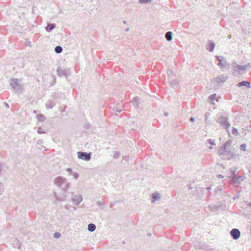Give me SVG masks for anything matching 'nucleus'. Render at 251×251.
<instances>
[{"label": "nucleus", "mask_w": 251, "mask_h": 251, "mask_svg": "<svg viewBox=\"0 0 251 251\" xmlns=\"http://www.w3.org/2000/svg\"><path fill=\"white\" fill-rule=\"evenodd\" d=\"M43 142V141L42 140H39L38 141H37V143L38 144H40L41 143Z\"/></svg>", "instance_id": "obj_47"}, {"label": "nucleus", "mask_w": 251, "mask_h": 251, "mask_svg": "<svg viewBox=\"0 0 251 251\" xmlns=\"http://www.w3.org/2000/svg\"><path fill=\"white\" fill-rule=\"evenodd\" d=\"M66 179L61 176H58L54 180V183L59 188H61L63 185L65 184L64 188H63L64 190H67L69 187V184H66Z\"/></svg>", "instance_id": "obj_4"}, {"label": "nucleus", "mask_w": 251, "mask_h": 251, "mask_svg": "<svg viewBox=\"0 0 251 251\" xmlns=\"http://www.w3.org/2000/svg\"><path fill=\"white\" fill-rule=\"evenodd\" d=\"M55 105V103L53 101L50 100L46 104V107L47 109L53 108Z\"/></svg>", "instance_id": "obj_17"}, {"label": "nucleus", "mask_w": 251, "mask_h": 251, "mask_svg": "<svg viewBox=\"0 0 251 251\" xmlns=\"http://www.w3.org/2000/svg\"><path fill=\"white\" fill-rule=\"evenodd\" d=\"M207 142H208L209 143H210V144L212 145H215L214 141H213L211 139H208L207 140Z\"/></svg>", "instance_id": "obj_37"}, {"label": "nucleus", "mask_w": 251, "mask_h": 251, "mask_svg": "<svg viewBox=\"0 0 251 251\" xmlns=\"http://www.w3.org/2000/svg\"><path fill=\"white\" fill-rule=\"evenodd\" d=\"M116 112H116V115H118V114H117V113H116V112H117V113H120V112H121V111H122V109H121V107H117V108H116Z\"/></svg>", "instance_id": "obj_38"}, {"label": "nucleus", "mask_w": 251, "mask_h": 251, "mask_svg": "<svg viewBox=\"0 0 251 251\" xmlns=\"http://www.w3.org/2000/svg\"><path fill=\"white\" fill-rule=\"evenodd\" d=\"M250 45L251 46V42L250 43Z\"/></svg>", "instance_id": "obj_58"}, {"label": "nucleus", "mask_w": 251, "mask_h": 251, "mask_svg": "<svg viewBox=\"0 0 251 251\" xmlns=\"http://www.w3.org/2000/svg\"><path fill=\"white\" fill-rule=\"evenodd\" d=\"M10 85L17 92H21L23 91V86L20 84L17 79H11L10 80Z\"/></svg>", "instance_id": "obj_5"}, {"label": "nucleus", "mask_w": 251, "mask_h": 251, "mask_svg": "<svg viewBox=\"0 0 251 251\" xmlns=\"http://www.w3.org/2000/svg\"><path fill=\"white\" fill-rule=\"evenodd\" d=\"M72 175L73 176L74 178L75 179H77L78 178V177H79V174L77 172H73L72 173Z\"/></svg>", "instance_id": "obj_29"}, {"label": "nucleus", "mask_w": 251, "mask_h": 251, "mask_svg": "<svg viewBox=\"0 0 251 251\" xmlns=\"http://www.w3.org/2000/svg\"><path fill=\"white\" fill-rule=\"evenodd\" d=\"M167 75H168V80L169 81L170 83H171L173 81L172 79V71L171 70H168L167 71Z\"/></svg>", "instance_id": "obj_19"}, {"label": "nucleus", "mask_w": 251, "mask_h": 251, "mask_svg": "<svg viewBox=\"0 0 251 251\" xmlns=\"http://www.w3.org/2000/svg\"><path fill=\"white\" fill-rule=\"evenodd\" d=\"M139 100V98L138 97H135L132 100V103L135 105H138Z\"/></svg>", "instance_id": "obj_23"}, {"label": "nucleus", "mask_w": 251, "mask_h": 251, "mask_svg": "<svg viewBox=\"0 0 251 251\" xmlns=\"http://www.w3.org/2000/svg\"><path fill=\"white\" fill-rule=\"evenodd\" d=\"M55 27V25L54 24H48L46 29L48 32H50Z\"/></svg>", "instance_id": "obj_15"}, {"label": "nucleus", "mask_w": 251, "mask_h": 251, "mask_svg": "<svg viewBox=\"0 0 251 251\" xmlns=\"http://www.w3.org/2000/svg\"><path fill=\"white\" fill-rule=\"evenodd\" d=\"M231 174L229 178L230 179L231 183L233 185L240 184L245 178L244 176H237L235 175V170L231 169Z\"/></svg>", "instance_id": "obj_3"}, {"label": "nucleus", "mask_w": 251, "mask_h": 251, "mask_svg": "<svg viewBox=\"0 0 251 251\" xmlns=\"http://www.w3.org/2000/svg\"><path fill=\"white\" fill-rule=\"evenodd\" d=\"M72 199L75 205H78L82 201L83 198L81 195H73Z\"/></svg>", "instance_id": "obj_9"}, {"label": "nucleus", "mask_w": 251, "mask_h": 251, "mask_svg": "<svg viewBox=\"0 0 251 251\" xmlns=\"http://www.w3.org/2000/svg\"><path fill=\"white\" fill-rule=\"evenodd\" d=\"M216 94H212L209 97V99L211 100H215V98H216Z\"/></svg>", "instance_id": "obj_34"}, {"label": "nucleus", "mask_w": 251, "mask_h": 251, "mask_svg": "<svg viewBox=\"0 0 251 251\" xmlns=\"http://www.w3.org/2000/svg\"><path fill=\"white\" fill-rule=\"evenodd\" d=\"M66 171L68 172L70 174H71L72 172V169L71 168H68L66 169Z\"/></svg>", "instance_id": "obj_43"}, {"label": "nucleus", "mask_w": 251, "mask_h": 251, "mask_svg": "<svg viewBox=\"0 0 251 251\" xmlns=\"http://www.w3.org/2000/svg\"><path fill=\"white\" fill-rule=\"evenodd\" d=\"M216 121L219 123L220 126L225 129H226L229 133V128L230 126V124L229 121V118L228 115H222L218 114L217 115V119Z\"/></svg>", "instance_id": "obj_1"}, {"label": "nucleus", "mask_w": 251, "mask_h": 251, "mask_svg": "<svg viewBox=\"0 0 251 251\" xmlns=\"http://www.w3.org/2000/svg\"><path fill=\"white\" fill-rule=\"evenodd\" d=\"M5 105L7 108H9V105L7 103H5Z\"/></svg>", "instance_id": "obj_52"}, {"label": "nucleus", "mask_w": 251, "mask_h": 251, "mask_svg": "<svg viewBox=\"0 0 251 251\" xmlns=\"http://www.w3.org/2000/svg\"><path fill=\"white\" fill-rule=\"evenodd\" d=\"M222 190V188L220 187H217L215 190V193H217L218 191H221Z\"/></svg>", "instance_id": "obj_41"}, {"label": "nucleus", "mask_w": 251, "mask_h": 251, "mask_svg": "<svg viewBox=\"0 0 251 251\" xmlns=\"http://www.w3.org/2000/svg\"><path fill=\"white\" fill-rule=\"evenodd\" d=\"M209 115H210V114L209 113H206L205 115V116H204V118H205V120L206 121L209 117Z\"/></svg>", "instance_id": "obj_40"}, {"label": "nucleus", "mask_w": 251, "mask_h": 251, "mask_svg": "<svg viewBox=\"0 0 251 251\" xmlns=\"http://www.w3.org/2000/svg\"><path fill=\"white\" fill-rule=\"evenodd\" d=\"M2 187H3L2 184L0 182V189H2Z\"/></svg>", "instance_id": "obj_48"}, {"label": "nucleus", "mask_w": 251, "mask_h": 251, "mask_svg": "<svg viewBox=\"0 0 251 251\" xmlns=\"http://www.w3.org/2000/svg\"><path fill=\"white\" fill-rule=\"evenodd\" d=\"M217 177L220 178H223L224 176L222 175H218Z\"/></svg>", "instance_id": "obj_44"}, {"label": "nucleus", "mask_w": 251, "mask_h": 251, "mask_svg": "<svg viewBox=\"0 0 251 251\" xmlns=\"http://www.w3.org/2000/svg\"><path fill=\"white\" fill-rule=\"evenodd\" d=\"M37 118L39 121H44L45 120V117L42 114H38L37 115Z\"/></svg>", "instance_id": "obj_25"}, {"label": "nucleus", "mask_w": 251, "mask_h": 251, "mask_svg": "<svg viewBox=\"0 0 251 251\" xmlns=\"http://www.w3.org/2000/svg\"><path fill=\"white\" fill-rule=\"evenodd\" d=\"M248 205L251 207V203H249Z\"/></svg>", "instance_id": "obj_55"}, {"label": "nucleus", "mask_w": 251, "mask_h": 251, "mask_svg": "<svg viewBox=\"0 0 251 251\" xmlns=\"http://www.w3.org/2000/svg\"><path fill=\"white\" fill-rule=\"evenodd\" d=\"M123 158L124 159V157ZM128 158H129V157H128V156L125 157V159H126V160H128Z\"/></svg>", "instance_id": "obj_50"}, {"label": "nucleus", "mask_w": 251, "mask_h": 251, "mask_svg": "<svg viewBox=\"0 0 251 251\" xmlns=\"http://www.w3.org/2000/svg\"><path fill=\"white\" fill-rule=\"evenodd\" d=\"M37 133L39 134H42V133H45L46 132L45 131H43L42 130V128L41 127H39L38 129V131H37Z\"/></svg>", "instance_id": "obj_35"}, {"label": "nucleus", "mask_w": 251, "mask_h": 251, "mask_svg": "<svg viewBox=\"0 0 251 251\" xmlns=\"http://www.w3.org/2000/svg\"><path fill=\"white\" fill-rule=\"evenodd\" d=\"M173 84H174V85H176V84H178V82L177 81L174 80Z\"/></svg>", "instance_id": "obj_46"}, {"label": "nucleus", "mask_w": 251, "mask_h": 251, "mask_svg": "<svg viewBox=\"0 0 251 251\" xmlns=\"http://www.w3.org/2000/svg\"><path fill=\"white\" fill-rule=\"evenodd\" d=\"M209 208L212 212H216L218 210V207L215 205L209 206Z\"/></svg>", "instance_id": "obj_22"}, {"label": "nucleus", "mask_w": 251, "mask_h": 251, "mask_svg": "<svg viewBox=\"0 0 251 251\" xmlns=\"http://www.w3.org/2000/svg\"><path fill=\"white\" fill-rule=\"evenodd\" d=\"M231 38V35H229V37H228V38L229 39H230Z\"/></svg>", "instance_id": "obj_56"}, {"label": "nucleus", "mask_w": 251, "mask_h": 251, "mask_svg": "<svg viewBox=\"0 0 251 251\" xmlns=\"http://www.w3.org/2000/svg\"><path fill=\"white\" fill-rule=\"evenodd\" d=\"M215 47V44L214 42L211 40H208V43L206 44V48L207 50L209 52H211L214 50V48Z\"/></svg>", "instance_id": "obj_11"}, {"label": "nucleus", "mask_w": 251, "mask_h": 251, "mask_svg": "<svg viewBox=\"0 0 251 251\" xmlns=\"http://www.w3.org/2000/svg\"><path fill=\"white\" fill-rule=\"evenodd\" d=\"M211 188L210 187H207V188H206V189H207V190H211Z\"/></svg>", "instance_id": "obj_51"}, {"label": "nucleus", "mask_w": 251, "mask_h": 251, "mask_svg": "<svg viewBox=\"0 0 251 251\" xmlns=\"http://www.w3.org/2000/svg\"><path fill=\"white\" fill-rule=\"evenodd\" d=\"M246 144H245V143H243V144H241L240 146V149L241 151H246Z\"/></svg>", "instance_id": "obj_27"}, {"label": "nucleus", "mask_w": 251, "mask_h": 251, "mask_svg": "<svg viewBox=\"0 0 251 251\" xmlns=\"http://www.w3.org/2000/svg\"><path fill=\"white\" fill-rule=\"evenodd\" d=\"M57 75L59 77L67 76V71L66 70L59 67L57 70Z\"/></svg>", "instance_id": "obj_12"}, {"label": "nucleus", "mask_w": 251, "mask_h": 251, "mask_svg": "<svg viewBox=\"0 0 251 251\" xmlns=\"http://www.w3.org/2000/svg\"><path fill=\"white\" fill-rule=\"evenodd\" d=\"M123 23H124V24H126V23H127V22H126V21H123Z\"/></svg>", "instance_id": "obj_53"}, {"label": "nucleus", "mask_w": 251, "mask_h": 251, "mask_svg": "<svg viewBox=\"0 0 251 251\" xmlns=\"http://www.w3.org/2000/svg\"><path fill=\"white\" fill-rule=\"evenodd\" d=\"M96 229V226L94 224L90 223L88 225V230L90 232H93Z\"/></svg>", "instance_id": "obj_18"}, {"label": "nucleus", "mask_w": 251, "mask_h": 251, "mask_svg": "<svg viewBox=\"0 0 251 251\" xmlns=\"http://www.w3.org/2000/svg\"><path fill=\"white\" fill-rule=\"evenodd\" d=\"M61 236V234L59 232H55L54 234V237L55 238H59Z\"/></svg>", "instance_id": "obj_36"}, {"label": "nucleus", "mask_w": 251, "mask_h": 251, "mask_svg": "<svg viewBox=\"0 0 251 251\" xmlns=\"http://www.w3.org/2000/svg\"><path fill=\"white\" fill-rule=\"evenodd\" d=\"M151 197L153 199L151 201V202L154 203L155 201H158L160 199L161 195L160 193H159L158 192H155L154 193L152 194Z\"/></svg>", "instance_id": "obj_13"}, {"label": "nucleus", "mask_w": 251, "mask_h": 251, "mask_svg": "<svg viewBox=\"0 0 251 251\" xmlns=\"http://www.w3.org/2000/svg\"><path fill=\"white\" fill-rule=\"evenodd\" d=\"M55 197H56V199L55 200V201H54V202L55 204H57L59 202H60V201H61V198H60L57 197L56 196V195H55Z\"/></svg>", "instance_id": "obj_31"}, {"label": "nucleus", "mask_w": 251, "mask_h": 251, "mask_svg": "<svg viewBox=\"0 0 251 251\" xmlns=\"http://www.w3.org/2000/svg\"><path fill=\"white\" fill-rule=\"evenodd\" d=\"M165 37L167 41H171L173 39V32L171 31L166 32Z\"/></svg>", "instance_id": "obj_16"}, {"label": "nucleus", "mask_w": 251, "mask_h": 251, "mask_svg": "<svg viewBox=\"0 0 251 251\" xmlns=\"http://www.w3.org/2000/svg\"><path fill=\"white\" fill-rule=\"evenodd\" d=\"M243 86L246 87L248 88H249L251 87L249 82L247 81L240 82L237 84V86L238 87H241Z\"/></svg>", "instance_id": "obj_14"}, {"label": "nucleus", "mask_w": 251, "mask_h": 251, "mask_svg": "<svg viewBox=\"0 0 251 251\" xmlns=\"http://www.w3.org/2000/svg\"><path fill=\"white\" fill-rule=\"evenodd\" d=\"M237 68L239 70L241 71H245L246 69V67L245 65H236Z\"/></svg>", "instance_id": "obj_24"}, {"label": "nucleus", "mask_w": 251, "mask_h": 251, "mask_svg": "<svg viewBox=\"0 0 251 251\" xmlns=\"http://www.w3.org/2000/svg\"><path fill=\"white\" fill-rule=\"evenodd\" d=\"M246 67V69H250L251 68V63H248L246 65H245Z\"/></svg>", "instance_id": "obj_39"}, {"label": "nucleus", "mask_w": 251, "mask_h": 251, "mask_svg": "<svg viewBox=\"0 0 251 251\" xmlns=\"http://www.w3.org/2000/svg\"><path fill=\"white\" fill-rule=\"evenodd\" d=\"M54 50L56 53L60 54L62 52L63 48L60 46H57L55 47Z\"/></svg>", "instance_id": "obj_20"}, {"label": "nucleus", "mask_w": 251, "mask_h": 251, "mask_svg": "<svg viewBox=\"0 0 251 251\" xmlns=\"http://www.w3.org/2000/svg\"><path fill=\"white\" fill-rule=\"evenodd\" d=\"M217 59L218 60L219 63H222V62L225 59L223 56H217Z\"/></svg>", "instance_id": "obj_28"}, {"label": "nucleus", "mask_w": 251, "mask_h": 251, "mask_svg": "<svg viewBox=\"0 0 251 251\" xmlns=\"http://www.w3.org/2000/svg\"><path fill=\"white\" fill-rule=\"evenodd\" d=\"M78 157L80 159L84 160L85 161H89L91 159V153H87L84 152H78Z\"/></svg>", "instance_id": "obj_6"}, {"label": "nucleus", "mask_w": 251, "mask_h": 251, "mask_svg": "<svg viewBox=\"0 0 251 251\" xmlns=\"http://www.w3.org/2000/svg\"><path fill=\"white\" fill-rule=\"evenodd\" d=\"M210 149H211L212 148V147L211 146L209 148Z\"/></svg>", "instance_id": "obj_57"}, {"label": "nucleus", "mask_w": 251, "mask_h": 251, "mask_svg": "<svg viewBox=\"0 0 251 251\" xmlns=\"http://www.w3.org/2000/svg\"><path fill=\"white\" fill-rule=\"evenodd\" d=\"M120 154L119 152H116L114 154L113 158L115 159L118 158L120 157Z\"/></svg>", "instance_id": "obj_33"}, {"label": "nucleus", "mask_w": 251, "mask_h": 251, "mask_svg": "<svg viewBox=\"0 0 251 251\" xmlns=\"http://www.w3.org/2000/svg\"><path fill=\"white\" fill-rule=\"evenodd\" d=\"M232 133L233 135H237L238 134V130L236 128L233 127Z\"/></svg>", "instance_id": "obj_32"}, {"label": "nucleus", "mask_w": 251, "mask_h": 251, "mask_svg": "<svg viewBox=\"0 0 251 251\" xmlns=\"http://www.w3.org/2000/svg\"><path fill=\"white\" fill-rule=\"evenodd\" d=\"M230 235L234 240L238 239L241 235L240 231L237 228H234L230 231Z\"/></svg>", "instance_id": "obj_8"}, {"label": "nucleus", "mask_w": 251, "mask_h": 251, "mask_svg": "<svg viewBox=\"0 0 251 251\" xmlns=\"http://www.w3.org/2000/svg\"><path fill=\"white\" fill-rule=\"evenodd\" d=\"M129 30V28H127L126 29V31H128Z\"/></svg>", "instance_id": "obj_54"}, {"label": "nucleus", "mask_w": 251, "mask_h": 251, "mask_svg": "<svg viewBox=\"0 0 251 251\" xmlns=\"http://www.w3.org/2000/svg\"><path fill=\"white\" fill-rule=\"evenodd\" d=\"M229 151V154H228V155H227V157H232L230 158V159L235 158L237 156V155H235L234 153H232L231 151Z\"/></svg>", "instance_id": "obj_26"}, {"label": "nucleus", "mask_w": 251, "mask_h": 251, "mask_svg": "<svg viewBox=\"0 0 251 251\" xmlns=\"http://www.w3.org/2000/svg\"><path fill=\"white\" fill-rule=\"evenodd\" d=\"M228 79L227 75H220L216 78H214L213 81L217 83H224Z\"/></svg>", "instance_id": "obj_7"}, {"label": "nucleus", "mask_w": 251, "mask_h": 251, "mask_svg": "<svg viewBox=\"0 0 251 251\" xmlns=\"http://www.w3.org/2000/svg\"><path fill=\"white\" fill-rule=\"evenodd\" d=\"M190 121L191 122H194L195 121V119L194 117H191L190 119Z\"/></svg>", "instance_id": "obj_45"}, {"label": "nucleus", "mask_w": 251, "mask_h": 251, "mask_svg": "<svg viewBox=\"0 0 251 251\" xmlns=\"http://www.w3.org/2000/svg\"><path fill=\"white\" fill-rule=\"evenodd\" d=\"M164 115H165L166 117L168 116V113H167V112H165V113H164Z\"/></svg>", "instance_id": "obj_49"}, {"label": "nucleus", "mask_w": 251, "mask_h": 251, "mask_svg": "<svg viewBox=\"0 0 251 251\" xmlns=\"http://www.w3.org/2000/svg\"><path fill=\"white\" fill-rule=\"evenodd\" d=\"M217 65L218 66H220L221 69L222 70L224 69L228 70L230 67V64L226 61V59L224 60L222 63H218Z\"/></svg>", "instance_id": "obj_10"}, {"label": "nucleus", "mask_w": 251, "mask_h": 251, "mask_svg": "<svg viewBox=\"0 0 251 251\" xmlns=\"http://www.w3.org/2000/svg\"><path fill=\"white\" fill-rule=\"evenodd\" d=\"M13 245L15 248L20 249L21 247L22 244L18 240L15 239L14 241V243H13Z\"/></svg>", "instance_id": "obj_21"}, {"label": "nucleus", "mask_w": 251, "mask_h": 251, "mask_svg": "<svg viewBox=\"0 0 251 251\" xmlns=\"http://www.w3.org/2000/svg\"><path fill=\"white\" fill-rule=\"evenodd\" d=\"M97 204L99 206H102L103 205V203L101 202L100 201H98L97 202Z\"/></svg>", "instance_id": "obj_42"}, {"label": "nucleus", "mask_w": 251, "mask_h": 251, "mask_svg": "<svg viewBox=\"0 0 251 251\" xmlns=\"http://www.w3.org/2000/svg\"><path fill=\"white\" fill-rule=\"evenodd\" d=\"M230 145V142L226 141L223 147L221 148L218 151V155L221 157L225 160H230L232 157H227L229 154V151H227L226 148Z\"/></svg>", "instance_id": "obj_2"}, {"label": "nucleus", "mask_w": 251, "mask_h": 251, "mask_svg": "<svg viewBox=\"0 0 251 251\" xmlns=\"http://www.w3.org/2000/svg\"><path fill=\"white\" fill-rule=\"evenodd\" d=\"M151 0H139L140 3H148L151 2Z\"/></svg>", "instance_id": "obj_30"}]
</instances>
